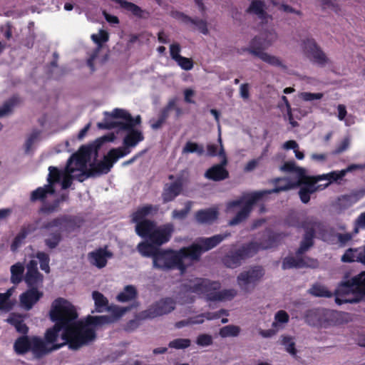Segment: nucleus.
I'll return each instance as SVG.
<instances>
[{
	"instance_id": "36",
	"label": "nucleus",
	"mask_w": 365,
	"mask_h": 365,
	"mask_svg": "<svg viewBox=\"0 0 365 365\" xmlns=\"http://www.w3.org/2000/svg\"><path fill=\"white\" fill-rule=\"evenodd\" d=\"M138 251L140 254L143 257H153V262H154V259L159 249L155 247V245H153L151 242H142L138 245Z\"/></svg>"
},
{
	"instance_id": "63",
	"label": "nucleus",
	"mask_w": 365,
	"mask_h": 365,
	"mask_svg": "<svg viewBox=\"0 0 365 365\" xmlns=\"http://www.w3.org/2000/svg\"><path fill=\"white\" fill-rule=\"evenodd\" d=\"M350 145V140L349 138H344L336 146L334 150H333V155H339L341 153L346 150Z\"/></svg>"
},
{
	"instance_id": "32",
	"label": "nucleus",
	"mask_w": 365,
	"mask_h": 365,
	"mask_svg": "<svg viewBox=\"0 0 365 365\" xmlns=\"http://www.w3.org/2000/svg\"><path fill=\"white\" fill-rule=\"evenodd\" d=\"M55 193V188L51 185H45L43 187H38L32 191L30 196L31 202L41 201L44 202L47 195Z\"/></svg>"
},
{
	"instance_id": "50",
	"label": "nucleus",
	"mask_w": 365,
	"mask_h": 365,
	"mask_svg": "<svg viewBox=\"0 0 365 365\" xmlns=\"http://www.w3.org/2000/svg\"><path fill=\"white\" fill-rule=\"evenodd\" d=\"M91 39L97 44L98 48H101L104 43L108 41L109 34L106 31L101 29L98 34L91 35Z\"/></svg>"
},
{
	"instance_id": "12",
	"label": "nucleus",
	"mask_w": 365,
	"mask_h": 365,
	"mask_svg": "<svg viewBox=\"0 0 365 365\" xmlns=\"http://www.w3.org/2000/svg\"><path fill=\"white\" fill-rule=\"evenodd\" d=\"M320 176L317 178L310 177L306 175V171L304 173V176L300 177L296 180H293L289 177H279L277 178L274 182H278L279 181H285L284 185H279L273 189L269 190V193H279L283 191H288L292 189H295L300 185H302V188L310 191L311 194L314 193L319 189L320 185H317V182L321 180Z\"/></svg>"
},
{
	"instance_id": "8",
	"label": "nucleus",
	"mask_w": 365,
	"mask_h": 365,
	"mask_svg": "<svg viewBox=\"0 0 365 365\" xmlns=\"http://www.w3.org/2000/svg\"><path fill=\"white\" fill-rule=\"evenodd\" d=\"M304 321L312 327L328 328L341 323V313L319 308L309 309L305 313Z\"/></svg>"
},
{
	"instance_id": "51",
	"label": "nucleus",
	"mask_w": 365,
	"mask_h": 365,
	"mask_svg": "<svg viewBox=\"0 0 365 365\" xmlns=\"http://www.w3.org/2000/svg\"><path fill=\"white\" fill-rule=\"evenodd\" d=\"M17 103L18 98L16 97H12L6 101L3 106L0 107V118L10 113Z\"/></svg>"
},
{
	"instance_id": "11",
	"label": "nucleus",
	"mask_w": 365,
	"mask_h": 365,
	"mask_svg": "<svg viewBox=\"0 0 365 365\" xmlns=\"http://www.w3.org/2000/svg\"><path fill=\"white\" fill-rule=\"evenodd\" d=\"M153 264V267L161 270L178 269L183 273L187 269L186 264L180 259L179 251L172 249L159 250Z\"/></svg>"
},
{
	"instance_id": "18",
	"label": "nucleus",
	"mask_w": 365,
	"mask_h": 365,
	"mask_svg": "<svg viewBox=\"0 0 365 365\" xmlns=\"http://www.w3.org/2000/svg\"><path fill=\"white\" fill-rule=\"evenodd\" d=\"M218 142L220 145L219 156L222 159L220 163L212 165L211 168L207 169L205 173V177L207 179L215 182L222 181L229 178V172L225 168L227 165V159L220 135L218 138Z\"/></svg>"
},
{
	"instance_id": "35",
	"label": "nucleus",
	"mask_w": 365,
	"mask_h": 365,
	"mask_svg": "<svg viewBox=\"0 0 365 365\" xmlns=\"http://www.w3.org/2000/svg\"><path fill=\"white\" fill-rule=\"evenodd\" d=\"M282 240V235L273 232H269L267 238L258 243V250L259 249L267 250L274 247L278 245Z\"/></svg>"
},
{
	"instance_id": "28",
	"label": "nucleus",
	"mask_w": 365,
	"mask_h": 365,
	"mask_svg": "<svg viewBox=\"0 0 365 365\" xmlns=\"http://www.w3.org/2000/svg\"><path fill=\"white\" fill-rule=\"evenodd\" d=\"M158 211V207L150 204L140 207L131 215V221L134 223L145 220L146 217L153 215Z\"/></svg>"
},
{
	"instance_id": "60",
	"label": "nucleus",
	"mask_w": 365,
	"mask_h": 365,
	"mask_svg": "<svg viewBox=\"0 0 365 365\" xmlns=\"http://www.w3.org/2000/svg\"><path fill=\"white\" fill-rule=\"evenodd\" d=\"M178 65L185 71H190L193 68L194 63L192 58L181 56L177 61Z\"/></svg>"
},
{
	"instance_id": "4",
	"label": "nucleus",
	"mask_w": 365,
	"mask_h": 365,
	"mask_svg": "<svg viewBox=\"0 0 365 365\" xmlns=\"http://www.w3.org/2000/svg\"><path fill=\"white\" fill-rule=\"evenodd\" d=\"M68 301L62 297L56 299L51 304L49 311L50 319L54 322V325L46 330L44 339L45 344H53L56 341L59 332H66L68 327Z\"/></svg>"
},
{
	"instance_id": "48",
	"label": "nucleus",
	"mask_w": 365,
	"mask_h": 365,
	"mask_svg": "<svg viewBox=\"0 0 365 365\" xmlns=\"http://www.w3.org/2000/svg\"><path fill=\"white\" fill-rule=\"evenodd\" d=\"M36 257L39 261L40 268L45 272L49 273V272H50L49 255L47 253H46L45 252L38 251L36 254Z\"/></svg>"
},
{
	"instance_id": "1",
	"label": "nucleus",
	"mask_w": 365,
	"mask_h": 365,
	"mask_svg": "<svg viewBox=\"0 0 365 365\" xmlns=\"http://www.w3.org/2000/svg\"><path fill=\"white\" fill-rule=\"evenodd\" d=\"M68 327L66 333H62L61 344H55L52 349L56 350L68 344L71 350H78L83 346L88 345L96 338V327L103 324H110L113 319L110 316L88 315L84 321L78 322V313L75 307L68 302Z\"/></svg>"
},
{
	"instance_id": "43",
	"label": "nucleus",
	"mask_w": 365,
	"mask_h": 365,
	"mask_svg": "<svg viewBox=\"0 0 365 365\" xmlns=\"http://www.w3.org/2000/svg\"><path fill=\"white\" fill-rule=\"evenodd\" d=\"M255 53V56L259 58L264 62L276 67H285L282 61L277 56L270 55L266 52L264 53Z\"/></svg>"
},
{
	"instance_id": "39",
	"label": "nucleus",
	"mask_w": 365,
	"mask_h": 365,
	"mask_svg": "<svg viewBox=\"0 0 365 365\" xmlns=\"http://www.w3.org/2000/svg\"><path fill=\"white\" fill-rule=\"evenodd\" d=\"M304 254L297 255L296 251V257H286L282 262V268L283 269H289L292 268H303V264H301V256Z\"/></svg>"
},
{
	"instance_id": "61",
	"label": "nucleus",
	"mask_w": 365,
	"mask_h": 365,
	"mask_svg": "<svg viewBox=\"0 0 365 365\" xmlns=\"http://www.w3.org/2000/svg\"><path fill=\"white\" fill-rule=\"evenodd\" d=\"M356 251H359V249H348L342 255L341 261L344 262H352L356 261Z\"/></svg>"
},
{
	"instance_id": "5",
	"label": "nucleus",
	"mask_w": 365,
	"mask_h": 365,
	"mask_svg": "<svg viewBox=\"0 0 365 365\" xmlns=\"http://www.w3.org/2000/svg\"><path fill=\"white\" fill-rule=\"evenodd\" d=\"M220 283L206 278L197 277V284L195 287V294L205 297L209 302H221L232 299L237 294L234 289H220Z\"/></svg>"
},
{
	"instance_id": "10",
	"label": "nucleus",
	"mask_w": 365,
	"mask_h": 365,
	"mask_svg": "<svg viewBox=\"0 0 365 365\" xmlns=\"http://www.w3.org/2000/svg\"><path fill=\"white\" fill-rule=\"evenodd\" d=\"M258 252V243L250 242L242 245L238 249H231L222 258V264L227 268L235 269L240 267L242 262L252 257Z\"/></svg>"
},
{
	"instance_id": "3",
	"label": "nucleus",
	"mask_w": 365,
	"mask_h": 365,
	"mask_svg": "<svg viewBox=\"0 0 365 365\" xmlns=\"http://www.w3.org/2000/svg\"><path fill=\"white\" fill-rule=\"evenodd\" d=\"M81 227V220L76 216L63 215L45 222L41 227V230L50 231L57 228L55 231L48 232L44 238L45 246L49 250H54L58 247L63 240V232H72Z\"/></svg>"
},
{
	"instance_id": "23",
	"label": "nucleus",
	"mask_w": 365,
	"mask_h": 365,
	"mask_svg": "<svg viewBox=\"0 0 365 365\" xmlns=\"http://www.w3.org/2000/svg\"><path fill=\"white\" fill-rule=\"evenodd\" d=\"M43 297V292L38 290L37 287H29L28 290L22 293L19 297L21 307L25 310H30Z\"/></svg>"
},
{
	"instance_id": "17",
	"label": "nucleus",
	"mask_w": 365,
	"mask_h": 365,
	"mask_svg": "<svg viewBox=\"0 0 365 365\" xmlns=\"http://www.w3.org/2000/svg\"><path fill=\"white\" fill-rule=\"evenodd\" d=\"M264 270L261 266H255L247 271L242 272L237 278V284L243 291L250 292L264 276Z\"/></svg>"
},
{
	"instance_id": "47",
	"label": "nucleus",
	"mask_w": 365,
	"mask_h": 365,
	"mask_svg": "<svg viewBox=\"0 0 365 365\" xmlns=\"http://www.w3.org/2000/svg\"><path fill=\"white\" fill-rule=\"evenodd\" d=\"M48 171L49 173L47 178V185H51L52 187H54V185L60 181L62 176V172L53 166H50L48 168Z\"/></svg>"
},
{
	"instance_id": "9",
	"label": "nucleus",
	"mask_w": 365,
	"mask_h": 365,
	"mask_svg": "<svg viewBox=\"0 0 365 365\" xmlns=\"http://www.w3.org/2000/svg\"><path fill=\"white\" fill-rule=\"evenodd\" d=\"M14 349L18 355H24L31 351L36 359H41L52 349H48L44 341L38 336L29 337L26 335L17 338L14 344Z\"/></svg>"
},
{
	"instance_id": "19",
	"label": "nucleus",
	"mask_w": 365,
	"mask_h": 365,
	"mask_svg": "<svg viewBox=\"0 0 365 365\" xmlns=\"http://www.w3.org/2000/svg\"><path fill=\"white\" fill-rule=\"evenodd\" d=\"M302 49L307 57L321 67L329 63V59L314 38H307L302 42Z\"/></svg>"
},
{
	"instance_id": "13",
	"label": "nucleus",
	"mask_w": 365,
	"mask_h": 365,
	"mask_svg": "<svg viewBox=\"0 0 365 365\" xmlns=\"http://www.w3.org/2000/svg\"><path fill=\"white\" fill-rule=\"evenodd\" d=\"M126 155V153L120 152L119 149H110L103 160L90 164L88 168V176H99L103 174L108 173L113 168L114 163L120 158Z\"/></svg>"
},
{
	"instance_id": "59",
	"label": "nucleus",
	"mask_w": 365,
	"mask_h": 365,
	"mask_svg": "<svg viewBox=\"0 0 365 365\" xmlns=\"http://www.w3.org/2000/svg\"><path fill=\"white\" fill-rule=\"evenodd\" d=\"M130 309V307H120L116 305L108 306L107 310L110 312L116 318H120L122 317L126 312Z\"/></svg>"
},
{
	"instance_id": "42",
	"label": "nucleus",
	"mask_w": 365,
	"mask_h": 365,
	"mask_svg": "<svg viewBox=\"0 0 365 365\" xmlns=\"http://www.w3.org/2000/svg\"><path fill=\"white\" fill-rule=\"evenodd\" d=\"M24 281L29 287H37L43 282V275L39 272H26Z\"/></svg>"
},
{
	"instance_id": "2",
	"label": "nucleus",
	"mask_w": 365,
	"mask_h": 365,
	"mask_svg": "<svg viewBox=\"0 0 365 365\" xmlns=\"http://www.w3.org/2000/svg\"><path fill=\"white\" fill-rule=\"evenodd\" d=\"M309 292L319 297L330 298L334 295L335 302L338 305L359 303L365 300V271L350 279L342 280L339 283L334 294L320 284L312 285Z\"/></svg>"
},
{
	"instance_id": "29",
	"label": "nucleus",
	"mask_w": 365,
	"mask_h": 365,
	"mask_svg": "<svg viewBox=\"0 0 365 365\" xmlns=\"http://www.w3.org/2000/svg\"><path fill=\"white\" fill-rule=\"evenodd\" d=\"M219 212L215 208L200 210L195 213L196 220L201 224H212L218 218Z\"/></svg>"
},
{
	"instance_id": "37",
	"label": "nucleus",
	"mask_w": 365,
	"mask_h": 365,
	"mask_svg": "<svg viewBox=\"0 0 365 365\" xmlns=\"http://www.w3.org/2000/svg\"><path fill=\"white\" fill-rule=\"evenodd\" d=\"M138 292L133 285H126L123 290L120 292L116 299L120 302H126L137 298Z\"/></svg>"
},
{
	"instance_id": "33",
	"label": "nucleus",
	"mask_w": 365,
	"mask_h": 365,
	"mask_svg": "<svg viewBox=\"0 0 365 365\" xmlns=\"http://www.w3.org/2000/svg\"><path fill=\"white\" fill-rule=\"evenodd\" d=\"M110 116L113 118H120L124 120V121H119L118 123H141V117L140 115L133 118L129 112L121 108H115L112 111Z\"/></svg>"
},
{
	"instance_id": "53",
	"label": "nucleus",
	"mask_w": 365,
	"mask_h": 365,
	"mask_svg": "<svg viewBox=\"0 0 365 365\" xmlns=\"http://www.w3.org/2000/svg\"><path fill=\"white\" fill-rule=\"evenodd\" d=\"M191 341L189 339H175L169 342L168 346L175 349H183L190 346Z\"/></svg>"
},
{
	"instance_id": "25",
	"label": "nucleus",
	"mask_w": 365,
	"mask_h": 365,
	"mask_svg": "<svg viewBox=\"0 0 365 365\" xmlns=\"http://www.w3.org/2000/svg\"><path fill=\"white\" fill-rule=\"evenodd\" d=\"M178 251L182 261L185 258H189L192 261H198L203 253L201 245L198 242L188 247H182Z\"/></svg>"
},
{
	"instance_id": "55",
	"label": "nucleus",
	"mask_w": 365,
	"mask_h": 365,
	"mask_svg": "<svg viewBox=\"0 0 365 365\" xmlns=\"http://www.w3.org/2000/svg\"><path fill=\"white\" fill-rule=\"evenodd\" d=\"M222 315H228V312L226 309H221L218 312H205L202 314L201 315L197 316L196 319H203V318L207 319V320L217 319L220 318Z\"/></svg>"
},
{
	"instance_id": "40",
	"label": "nucleus",
	"mask_w": 365,
	"mask_h": 365,
	"mask_svg": "<svg viewBox=\"0 0 365 365\" xmlns=\"http://www.w3.org/2000/svg\"><path fill=\"white\" fill-rule=\"evenodd\" d=\"M358 200L356 195H343L337 198L336 207L342 210H346L356 203Z\"/></svg>"
},
{
	"instance_id": "56",
	"label": "nucleus",
	"mask_w": 365,
	"mask_h": 365,
	"mask_svg": "<svg viewBox=\"0 0 365 365\" xmlns=\"http://www.w3.org/2000/svg\"><path fill=\"white\" fill-rule=\"evenodd\" d=\"M41 132L39 130H34L28 137L25 142V152L29 153L31 150V148L40 135Z\"/></svg>"
},
{
	"instance_id": "20",
	"label": "nucleus",
	"mask_w": 365,
	"mask_h": 365,
	"mask_svg": "<svg viewBox=\"0 0 365 365\" xmlns=\"http://www.w3.org/2000/svg\"><path fill=\"white\" fill-rule=\"evenodd\" d=\"M174 231V225L170 222L160 226H155L148 242L156 247H160L170 240Z\"/></svg>"
},
{
	"instance_id": "52",
	"label": "nucleus",
	"mask_w": 365,
	"mask_h": 365,
	"mask_svg": "<svg viewBox=\"0 0 365 365\" xmlns=\"http://www.w3.org/2000/svg\"><path fill=\"white\" fill-rule=\"evenodd\" d=\"M240 329L237 326L227 325L223 327L220 330V334L222 337L237 336L240 334Z\"/></svg>"
},
{
	"instance_id": "30",
	"label": "nucleus",
	"mask_w": 365,
	"mask_h": 365,
	"mask_svg": "<svg viewBox=\"0 0 365 365\" xmlns=\"http://www.w3.org/2000/svg\"><path fill=\"white\" fill-rule=\"evenodd\" d=\"M155 226V222L150 220H145L144 221L137 222L135 223L136 234L148 241Z\"/></svg>"
},
{
	"instance_id": "45",
	"label": "nucleus",
	"mask_w": 365,
	"mask_h": 365,
	"mask_svg": "<svg viewBox=\"0 0 365 365\" xmlns=\"http://www.w3.org/2000/svg\"><path fill=\"white\" fill-rule=\"evenodd\" d=\"M24 267L20 263H16L11 267V281L12 283L17 284L22 281Z\"/></svg>"
},
{
	"instance_id": "26",
	"label": "nucleus",
	"mask_w": 365,
	"mask_h": 365,
	"mask_svg": "<svg viewBox=\"0 0 365 365\" xmlns=\"http://www.w3.org/2000/svg\"><path fill=\"white\" fill-rule=\"evenodd\" d=\"M229 236H230V233L228 232L219 234L210 237H200L197 239V242L201 245L203 252H205L217 246Z\"/></svg>"
},
{
	"instance_id": "44",
	"label": "nucleus",
	"mask_w": 365,
	"mask_h": 365,
	"mask_svg": "<svg viewBox=\"0 0 365 365\" xmlns=\"http://www.w3.org/2000/svg\"><path fill=\"white\" fill-rule=\"evenodd\" d=\"M182 154L196 153L201 156L204 154L205 150L202 145H200L195 142L187 141L182 148Z\"/></svg>"
},
{
	"instance_id": "16",
	"label": "nucleus",
	"mask_w": 365,
	"mask_h": 365,
	"mask_svg": "<svg viewBox=\"0 0 365 365\" xmlns=\"http://www.w3.org/2000/svg\"><path fill=\"white\" fill-rule=\"evenodd\" d=\"M317 224L318 222L313 217H308L298 225L304 230V234L297 249V255L304 254L314 246Z\"/></svg>"
},
{
	"instance_id": "41",
	"label": "nucleus",
	"mask_w": 365,
	"mask_h": 365,
	"mask_svg": "<svg viewBox=\"0 0 365 365\" xmlns=\"http://www.w3.org/2000/svg\"><path fill=\"white\" fill-rule=\"evenodd\" d=\"M280 170L287 173H296L297 178L304 176V173L306 170L303 168L297 166L294 161L285 162L282 166H280Z\"/></svg>"
},
{
	"instance_id": "54",
	"label": "nucleus",
	"mask_w": 365,
	"mask_h": 365,
	"mask_svg": "<svg viewBox=\"0 0 365 365\" xmlns=\"http://www.w3.org/2000/svg\"><path fill=\"white\" fill-rule=\"evenodd\" d=\"M192 204L191 201H187L185 202V207L182 210H174L172 212L173 218L178 220L185 219L191 210Z\"/></svg>"
},
{
	"instance_id": "24",
	"label": "nucleus",
	"mask_w": 365,
	"mask_h": 365,
	"mask_svg": "<svg viewBox=\"0 0 365 365\" xmlns=\"http://www.w3.org/2000/svg\"><path fill=\"white\" fill-rule=\"evenodd\" d=\"M246 13L257 16L262 22H267L269 17L266 11V5L262 0H252L246 9Z\"/></svg>"
},
{
	"instance_id": "46",
	"label": "nucleus",
	"mask_w": 365,
	"mask_h": 365,
	"mask_svg": "<svg viewBox=\"0 0 365 365\" xmlns=\"http://www.w3.org/2000/svg\"><path fill=\"white\" fill-rule=\"evenodd\" d=\"M346 175V171L344 170H334L331 171L327 174L323 175L320 176V179L327 180L329 181L324 187L328 186L330 183L334 182H337L339 180H341Z\"/></svg>"
},
{
	"instance_id": "21",
	"label": "nucleus",
	"mask_w": 365,
	"mask_h": 365,
	"mask_svg": "<svg viewBox=\"0 0 365 365\" xmlns=\"http://www.w3.org/2000/svg\"><path fill=\"white\" fill-rule=\"evenodd\" d=\"M113 252L108 250V247H100L88 254L89 262L98 267L102 269L107 265L108 259L112 258Z\"/></svg>"
},
{
	"instance_id": "58",
	"label": "nucleus",
	"mask_w": 365,
	"mask_h": 365,
	"mask_svg": "<svg viewBox=\"0 0 365 365\" xmlns=\"http://www.w3.org/2000/svg\"><path fill=\"white\" fill-rule=\"evenodd\" d=\"M60 200H54L53 203H43L41 207L39 212L41 213L49 214L56 211L59 207Z\"/></svg>"
},
{
	"instance_id": "31",
	"label": "nucleus",
	"mask_w": 365,
	"mask_h": 365,
	"mask_svg": "<svg viewBox=\"0 0 365 365\" xmlns=\"http://www.w3.org/2000/svg\"><path fill=\"white\" fill-rule=\"evenodd\" d=\"M271 42L266 43L264 39L261 36H255L250 42L249 47L242 48L241 51L242 52H248L255 56V53H253V51L264 53L263 50L271 45Z\"/></svg>"
},
{
	"instance_id": "7",
	"label": "nucleus",
	"mask_w": 365,
	"mask_h": 365,
	"mask_svg": "<svg viewBox=\"0 0 365 365\" xmlns=\"http://www.w3.org/2000/svg\"><path fill=\"white\" fill-rule=\"evenodd\" d=\"M140 123H98V127L103 129H112L118 128L122 130L127 131V134L123 138V147H118L116 149H119L120 152L126 153V155L130 153V148L135 147L139 142L144 140L143 133L135 127Z\"/></svg>"
},
{
	"instance_id": "15",
	"label": "nucleus",
	"mask_w": 365,
	"mask_h": 365,
	"mask_svg": "<svg viewBox=\"0 0 365 365\" xmlns=\"http://www.w3.org/2000/svg\"><path fill=\"white\" fill-rule=\"evenodd\" d=\"M175 308V302L171 297L163 298L149 307L148 309L139 313L141 319H154L168 314Z\"/></svg>"
},
{
	"instance_id": "34",
	"label": "nucleus",
	"mask_w": 365,
	"mask_h": 365,
	"mask_svg": "<svg viewBox=\"0 0 365 365\" xmlns=\"http://www.w3.org/2000/svg\"><path fill=\"white\" fill-rule=\"evenodd\" d=\"M92 297L94 300L95 309L91 311V313L103 312L107 310L108 307V300L104 295L98 291H93Z\"/></svg>"
},
{
	"instance_id": "57",
	"label": "nucleus",
	"mask_w": 365,
	"mask_h": 365,
	"mask_svg": "<svg viewBox=\"0 0 365 365\" xmlns=\"http://www.w3.org/2000/svg\"><path fill=\"white\" fill-rule=\"evenodd\" d=\"M10 294L0 293V310L9 311L12 309L13 304L9 301Z\"/></svg>"
},
{
	"instance_id": "22",
	"label": "nucleus",
	"mask_w": 365,
	"mask_h": 365,
	"mask_svg": "<svg viewBox=\"0 0 365 365\" xmlns=\"http://www.w3.org/2000/svg\"><path fill=\"white\" fill-rule=\"evenodd\" d=\"M183 189V182L181 178H178L171 183H165L161 198L164 204L173 201L178 195H180Z\"/></svg>"
},
{
	"instance_id": "49",
	"label": "nucleus",
	"mask_w": 365,
	"mask_h": 365,
	"mask_svg": "<svg viewBox=\"0 0 365 365\" xmlns=\"http://www.w3.org/2000/svg\"><path fill=\"white\" fill-rule=\"evenodd\" d=\"M177 98L170 99L166 106L160 110L158 118L165 123L166 120L169 117L170 111L175 107V103H177Z\"/></svg>"
},
{
	"instance_id": "14",
	"label": "nucleus",
	"mask_w": 365,
	"mask_h": 365,
	"mask_svg": "<svg viewBox=\"0 0 365 365\" xmlns=\"http://www.w3.org/2000/svg\"><path fill=\"white\" fill-rule=\"evenodd\" d=\"M269 190L252 192L245 197V202L235 216L229 221V225L235 226L245 220L251 212L253 206L265 195L270 194Z\"/></svg>"
},
{
	"instance_id": "27",
	"label": "nucleus",
	"mask_w": 365,
	"mask_h": 365,
	"mask_svg": "<svg viewBox=\"0 0 365 365\" xmlns=\"http://www.w3.org/2000/svg\"><path fill=\"white\" fill-rule=\"evenodd\" d=\"M118 4L120 6L127 11L130 12L134 16L139 19H147L149 16V12L141 9L139 6L128 1L126 0H111Z\"/></svg>"
},
{
	"instance_id": "62",
	"label": "nucleus",
	"mask_w": 365,
	"mask_h": 365,
	"mask_svg": "<svg viewBox=\"0 0 365 365\" xmlns=\"http://www.w3.org/2000/svg\"><path fill=\"white\" fill-rule=\"evenodd\" d=\"M300 98L304 101H312L314 100H320L323 97L322 93H310V92H302L299 95Z\"/></svg>"
},
{
	"instance_id": "64",
	"label": "nucleus",
	"mask_w": 365,
	"mask_h": 365,
	"mask_svg": "<svg viewBox=\"0 0 365 365\" xmlns=\"http://www.w3.org/2000/svg\"><path fill=\"white\" fill-rule=\"evenodd\" d=\"M196 343L201 346H207L212 344V338L209 334H200L197 338Z\"/></svg>"
},
{
	"instance_id": "6",
	"label": "nucleus",
	"mask_w": 365,
	"mask_h": 365,
	"mask_svg": "<svg viewBox=\"0 0 365 365\" xmlns=\"http://www.w3.org/2000/svg\"><path fill=\"white\" fill-rule=\"evenodd\" d=\"M114 138L115 136L113 133L108 134L98 138L93 144L82 145L78 152L72 155L68 160L66 168V171L68 173H73L75 172L76 169L71 166L73 163H75V165L79 168L86 167V163L90 160L92 155L95 154L96 155L98 150L105 142H111Z\"/></svg>"
},
{
	"instance_id": "38",
	"label": "nucleus",
	"mask_w": 365,
	"mask_h": 365,
	"mask_svg": "<svg viewBox=\"0 0 365 365\" xmlns=\"http://www.w3.org/2000/svg\"><path fill=\"white\" fill-rule=\"evenodd\" d=\"M181 19L182 21L185 24H192L197 26L198 30L203 34H208V29L207 22L205 20L200 19H193L187 15H185L182 13L180 14Z\"/></svg>"
}]
</instances>
